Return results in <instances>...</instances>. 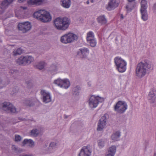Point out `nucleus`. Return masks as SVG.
<instances>
[{"instance_id":"nucleus-47","label":"nucleus","mask_w":156,"mask_h":156,"mask_svg":"<svg viewBox=\"0 0 156 156\" xmlns=\"http://www.w3.org/2000/svg\"><path fill=\"white\" fill-rule=\"evenodd\" d=\"M5 33L6 34H7V32H8V31H7V30H5Z\"/></svg>"},{"instance_id":"nucleus-17","label":"nucleus","mask_w":156,"mask_h":156,"mask_svg":"<svg viewBox=\"0 0 156 156\" xmlns=\"http://www.w3.org/2000/svg\"><path fill=\"white\" fill-rule=\"evenodd\" d=\"M147 98L149 101L151 103H156L154 91L153 90H150L148 94Z\"/></svg>"},{"instance_id":"nucleus-10","label":"nucleus","mask_w":156,"mask_h":156,"mask_svg":"<svg viewBox=\"0 0 156 156\" xmlns=\"http://www.w3.org/2000/svg\"><path fill=\"white\" fill-rule=\"evenodd\" d=\"M107 116L108 115L105 114L101 117L98 124L97 130L98 131H101L106 127Z\"/></svg>"},{"instance_id":"nucleus-15","label":"nucleus","mask_w":156,"mask_h":156,"mask_svg":"<svg viewBox=\"0 0 156 156\" xmlns=\"http://www.w3.org/2000/svg\"><path fill=\"white\" fill-rule=\"evenodd\" d=\"M27 9L26 6H21L20 7V9H16L15 11L16 16L19 18H24L26 17V15L24 12L21 10H26Z\"/></svg>"},{"instance_id":"nucleus-19","label":"nucleus","mask_w":156,"mask_h":156,"mask_svg":"<svg viewBox=\"0 0 156 156\" xmlns=\"http://www.w3.org/2000/svg\"><path fill=\"white\" fill-rule=\"evenodd\" d=\"M121 136V132L119 131H116L112 134L111 137V139L113 141L119 140Z\"/></svg>"},{"instance_id":"nucleus-12","label":"nucleus","mask_w":156,"mask_h":156,"mask_svg":"<svg viewBox=\"0 0 156 156\" xmlns=\"http://www.w3.org/2000/svg\"><path fill=\"white\" fill-rule=\"evenodd\" d=\"M2 109L8 112L15 113L16 112L15 108L9 102H5L2 105Z\"/></svg>"},{"instance_id":"nucleus-16","label":"nucleus","mask_w":156,"mask_h":156,"mask_svg":"<svg viewBox=\"0 0 156 156\" xmlns=\"http://www.w3.org/2000/svg\"><path fill=\"white\" fill-rule=\"evenodd\" d=\"M119 0H109L106 9L108 10H111L116 8L119 5Z\"/></svg>"},{"instance_id":"nucleus-35","label":"nucleus","mask_w":156,"mask_h":156,"mask_svg":"<svg viewBox=\"0 0 156 156\" xmlns=\"http://www.w3.org/2000/svg\"><path fill=\"white\" fill-rule=\"evenodd\" d=\"M80 87L79 86H77L74 87L73 89V94L75 95H78L80 92Z\"/></svg>"},{"instance_id":"nucleus-39","label":"nucleus","mask_w":156,"mask_h":156,"mask_svg":"<svg viewBox=\"0 0 156 156\" xmlns=\"http://www.w3.org/2000/svg\"><path fill=\"white\" fill-rule=\"evenodd\" d=\"M22 139L21 136L18 135H15V140L16 141H19Z\"/></svg>"},{"instance_id":"nucleus-36","label":"nucleus","mask_w":156,"mask_h":156,"mask_svg":"<svg viewBox=\"0 0 156 156\" xmlns=\"http://www.w3.org/2000/svg\"><path fill=\"white\" fill-rule=\"evenodd\" d=\"M45 65V63L44 62H39L37 65V67L40 69H43Z\"/></svg>"},{"instance_id":"nucleus-44","label":"nucleus","mask_w":156,"mask_h":156,"mask_svg":"<svg viewBox=\"0 0 156 156\" xmlns=\"http://www.w3.org/2000/svg\"><path fill=\"white\" fill-rule=\"evenodd\" d=\"M26 0H18V2L19 3H22L26 1Z\"/></svg>"},{"instance_id":"nucleus-38","label":"nucleus","mask_w":156,"mask_h":156,"mask_svg":"<svg viewBox=\"0 0 156 156\" xmlns=\"http://www.w3.org/2000/svg\"><path fill=\"white\" fill-rule=\"evenodd\" d=\"M133 8V5L131 3H129L126 6V9L128 11H130Z\"/></svg>"},{"instance_id":"nucleus-41","label":"nucleus","mask_w":156,"mask_h":156,"mask_svg":"<svg viewBox=\"0 0 156 156\" xmlns=\"http://www.w3.org/2000/svg\"><path fill=\"white\" fill-rule=\"evenodd\" d=\"M12 149L13 150H14L16 152H17V148L15 146L13 145L12 146Z\"/></svg>"},{"instance_id":"nucleus-30","label":"nucleus","mask_w":156,"mask_h":156,"mask_svg":"<svg viewBox=\"0 0 156 156\" xmlns=\"http://www.w3.org/2000/svg\"><path fill=\"white\" fill-rule=\"evenodd\" d=\"M16 62L19 64L25 65L26 63L25 56H21L19 58L17 59Z\"/></svg>"},{"instance_id":"nucleus-11","label":"nucleus","mask_w":156,"mask_h":156,"mask_svg":"<svg viewBox=\"0 0 156 156\" xmlns=\"http://www.w3.org/2000/svg\"><path fill=\"white\" fill-rule=\"evenodd\" d=\"M19 29L23 32H26L31 28V25L30 22L27 21L19 23L18 26Z\"/></svg>"},{"instance_id":"nucleus-49","label":"nucleus","mask_w":156,"mask_h":156,"mask_svg":"<svg viewBox=\"0 0 156 156\" xmlns=\"http://www.w3.org/2000/svg\"><path fill=\"white\" fill-rule=\"evenodd\" d=\"M1 19H3V18H1Z\"/></svg>"},{"instance_id":"nucleus-4","label":"nucleus","mask_w":156,"mask_h":156,"mask_svg":"<svg viewBox=\"0 0 156 156\" xmlns=\"http://www.w3.org/2000/svg\"><path fill=\"white\" fill-rule=\"evenodd\" d=\"M114 62L116 69L119 73L125 72L126 69L127 62L124 59L119 56L114 58Z\"/></svg>"},{"instance_id":"nucleus-22","label":"nucleus","mask_w":156,"mask_h":156,"mask_svg":"<svg viewBox=\"0 0 156 156\" xmlns=\"http://www.w3.org/2000/svg\"><path fill=\"white\" fill-rule=\"evenodd\" d=\"M147 0H141L140 11L147 10Z\"/></svg>"},{"instance_id":"nucleus-2","label":"nucleus","mask_w":156,"mask_h":156,"mask_svg":"<svg viewBox=\"0 0 156 156\" xmlns=\"http://www.w3.org/2000/svg\"><path fill=\"white\" fill-rule=\"evenodd\" d=\"M70 20L67 17H58L54 21L55 27L59 30H65L69 27Z\"/></svg>"},{"instance_id":"nucleus-28","label":"nucleus","mask_w":156,"mask_h":156,"mask_svg":"<svg viewBox=\"0 0 156 156\" xmlns=\"http://www.w3.org/2000/svg\"><path fill=\"white\" fill-rule=\"evenodd\" d=\"M105 140V139H101L97 140V145L98 147L101 149L104 147Z\"/></svg>"},{"instance_id":"nucleus-25","label":"nucleus","mask_w":156,"mask_h":156,"mask_svg":"<svg viewBox=\"0 0 156 156\" xmlns=\"http://www.w3.org/2000/svg\"><path fill=\"white\" fill-rule=\"evenodd\" d=\"M97 20L99 23L102 24H105L107 22L106 19L103 15L99 16L97 18Z\"/></svg>"},{"instance_id":"nucleus-33","label":"nucleus","mask_w":156,"mask_h":156,"mask_svg":"<svg viewBox=\"0 0 156 156\" xmlns=\"http://www.w3.org/2000/svg\"><path fill=\"white\" fill-rule=\"evenodd\" d=\"M87 42L89 44L90 46L92 47H95L97 44V42L95 38L90 40L87 41Z\"/></svg>"},{"instance_id":"nucleus-23","label":"nucleus","mask_w":156,"mask_h":156,"mask_svg":"<svg viewBox=\"0 0 156 156\" xmlns=\"http://www.w3.org/2000/svg\"><path fill=\"white\" fill-rule=\"evenodd\" d=\"M142 19L144 21H147L148 19L147 10L140 11Z\"/></svg>"},{"instance_id":"nucleus-8","label":"nucleus","mask_w":156,"mask_h":156,"mask_svg":"<svg viewBox=\"0 0 156 156\" xmlns=\"http://www.w3.org/2000/svg\"><path fill=\"white\" fill-rule=\"evenodd\" d=\"M53 83L61 88L67 89L70 86V83L69 80L67 78L61 79L60 78L55 80Z\"/></svg>"},{"instance_id":"nucleus-43","label":"nucleus","mask_w":156,"mask_h":156,"mask_svg":"<svg viewBox=\"0 0 156 156\" xmlns=\"http://www.w3.org/2000/svg\"><path fill=\"white\" fill-rule=\"evenodd\" d=\"M87 84L88 86L90 87L92 85V83L91 81H89L87 83Z\"/></svg>"},{"instance_id":"nucleus-9","label":"nucleus","mask_w":156,"mask_h":156,"mask_svg":"<svg viewBox=\"0 0 156 156\" xmlns=\"http://www.w3.org/2000/svg\"><path fill=\"white\" fill-rule=\"evenodd\" d=\"M92 150L89 145L83 147L78 153L77 156H91Z\"/></svg>"},{"instance_id":"nucleus-29","label":"nucleus","mask_w":156,"mask_h":156,"mask_svg":"<svg viewBox=\"0 0 156 156\" xmlns=\"http://www.w3.org/2000/svg\"><path fill=\"white\" fill-rule=\"evenodd\" d=\"M39 133V130L36 128H34L31 131L30 135L32 136L36 137L38 136Z\"/></svg>"},{"instance_id":"nucleus-27","label":"nucleus","mask_w":156,"mask_h":156,"mask_svg":"<svg viewBox=\"0 0 156 156\" xmlns=\"http://www.w3.org/2000/svg\"><path fill=\"white\" fill-rule=\"evenodd\" d=\"M58 142L57 140H54L50 143L49 144L50 149H51V151L52 150L56 148L58 144Z\"/></svg>"},{"instance_id":"nucleus-48","label":"nucleus","mask_w":156,"mask_h":156,"mask_svg":"<svg viewBox=\"0 0 156 156\" xmlns=\"http://www.w3.org/2000/svg\"><path fill=\"white\" fill-rule=\"evenodd\" d=\"M154 156H156V153L154 154Z\"/></svg>"},{"instance_id":"nucleus-6","label":"nucleus","mask_w":156,"mask_h":156,"mask_svg":"<svg viewBox=\"0 0 156 156\" xmlns=\"http://www.w3.org/2000/svg\"><path fill=\"white\" fill-rule=\"evenodd\" d=\"M104 98L99 95H93L90 98L88 101L89 107L91 108H95L97 107L99 103H101L104 101Z\"/></svg>"},{"instance_id":"nucleus-26","label":"nucleus","mask_w":156,"mask_h":156,"mask_svg":"<svg viewBox=\"0 0 156 156\" xmlns=\"http://www.w3.org/2000/svg\"><path fill=\"white\" fill-rule=\"evenodd\" d=\"M116 151V146L115 145H112L108 148L107 152L115 155Z\"/></svg>"},{"instance_id":"nucleus-18","label":"nucleus","mask_w":156,"mask_h":156,"mask_svg":"<svg viewBox=\"0 0 156 156\" xmlns=\"http://www.w3.org/2000/svg\"><path fill=\"white\" fill-rule=\"evenodd\" d=\"M44 0H28L27 4L29 5H39L42 4Z\"/></svg>"},{"instance_id":"nucleus-21","label":"nucleus","mask_w":156,"mask_h":156,"mask_svg":"<svg viewBox=\"0 0 156 156\" xmlns=\"http://www.w3.org/2000/svg\"><path fill=\"white\" fill-rule=\"evenodd\" d=\"M61 5L63 7L66 8H69L71 5L70 0H61Z\"/></svg>"},{"instance_id":"nucleus-42","label":"nucleus","mask_w":156,"mask_h":156,"mask_svg":"<svg viewBox=\"0 0 156 156\" xmlns=\"http://www.w3.org/2000/svg\"><path fill=\"white\" fill-rule=\"evenodd\" d=\"M153 9L155 11H156V3L154 4L153 6Z\"/></svg>"},{"instance_id":"nucleus-45","label":"nucleus","mask_w":156,"mask_h":156,"mask_svg":"<svg viewBox=\"0 0 156 156\" xmlns=\"http://www.w3.org/2000/svg\"><path fill=\"white\" fill-rule=\"evenodd\" d=\"M33 156L32 155H30V154H27L25 155H23L22 156Z\"/></svg>"},{"instance_id":"nucleus-14","label":"nucleus","mask_w":156,"mask_h":156,"mask_svg":"<svg viewBox=\"0 0 156 156\" xmlns=\"http://www.w3.org/2000/svg\"><path fill=\"white\" fill-rule=\"evenodd\" d=\"M89 53V50L86 48H80L77 51V55L81 58H86Z\"/></svg>"},{"instance_id":"nucleus-13","label":"nucleus","mask_w":156,"mask_h":156,"mask_svg":"<svg viewBox=\"0 0 156 156\" xmlns=\"http://www.w3.org/2000/svg\"><path fill=\"white\" fill-rule=\"evenodd\" d=\"M41 93L42 96V100L43 102L47 103L51 101V96L50 93L49 92L45 90H42Z\"/></svg>"},{"instance_id":"nucleus-50","label":"nucleus","mask_w":156,"mask_h":156,"mask_svg":"<svg viewBox=\"0 0 156 156\" xmlns=\"http://www.w3.org/2000/svg\"><path fill=\"white\" fill-rule=\"evenodd\" d=\"M0 14H1V13H1V12H0Z\"/></svg>"},{"instance_id":"nucleus-3","label":"nucleus","mask_w":156,"mask_h":156,"mask_svg":"<svg viewBox=\"0 0 156 156\" xmlns=\"http://www.w3.org/2000/svg\"><path fill=\"white\" fill-rule=\"evenodd\" d=\"M34 17L41 22L46 23L50 21L52 17L50 14L44 9L37 10L33 14Z\"/></svg>"},{"instance_id":"nucleus-34","label":"nucleus","mask_w":156,"mask_h":156,"mask_svg":"<svg viewBox=\"0 0 156 156\" xmlns=\"http://www.w3.org/2000/svg\"><path fill=\"white\" fill-rule=\"evenodd\" d=\"M58 67L55 66H53L51 67L50 70L51 73L53 74H55L58 73Z\"/></svg>"},{"instance_id":"nucleus-40","label":"nucleus","mask_w":156,"mask_h":156,"mask_svg":"<svg viewBox=\"0 0 156 156\" xmlns=\"http://www.w3.org/2000/svg\"><path fill=\"white\" fill-rule=\"evenodd\" d=\"M115 155L107 152H106L105 154V156H114Z\"/></svg>"},{"instance_id":"nucleus-46","label":"nucleus","mask_w":156,"mask_h":156,"mask_svg":"<svg viewBox=\"0 0 156 156\" xmlns=\"http://www.w3.org/2000/svg\"><path fill=\"white\" fill-rule=\"evenodd\" d=\"M86 4L87 5L89 4V0H87V1L86 2Z\"/></svg>"},{"instance_id":"nucleus-31","label":"nucleus","mask_w":156,"mask_h":156,"mask_svg":"<svg viewBox=\"0 0 156 156\" xmlns=\"http://www.w3.org/2000/svg\"><path fill=\"white\" fill-rule=\"evenodd\" d=\"M23 145L27 144L30 146H32L34 145V143L32 140L25 139L23 141Z\"/></svg>"},{"instance_id":"nucleus-32","label":"nucleus","mask_w":156,"mask_h":156,"mask_svg":"<svg viewBox=\"0 0 156 156\" xmlns=\"http://www.w3.org/2000/svg\"><path fill=\"white\" fill-rule=\"evenodd\" d=\"M25 59L26 64H30L34 61V58L30 55L25 56Z\"/></svg>"},{"instance_id":"nucleus-37","label":"nucleus","mask_w":156,"mask_h":156,"mask_svg":"<svg viewBox=\"0 0 156 156\" xmlns=\"http://www.w3.org/2000/svg\"><path fill=\"white\" fill-rule=\"evenodd\" d=\"M22 50L19 48L17 49L16 50H14L13 52V55H16L21 54L22 52Z\"/></svg>"},{"instance_id":"nucleus-1","label":"nucleus","mask_w":156,"mask_h":156,"mask_svg":"<svg viewBox=\"0 0 156 156\" xmlns=\"http://www.w3.org/2000/svg\"><path fill=\"white\" fill-rule=\"evenodd\" d=\"M151 67V62L147 60H145L140 62L137 65L136 69V76L140 78L143 77Z\"/></svg>"},{"instance_id":"nucleus-5","label":"nucleus","mask_w":156,"mask_h":156,"mask_svg":"<svg viewBox=\"0 0 156 156\" xmlns=\"http://www.w3.org/2000/svg\"><path fill=\"white\" fill-rule=\"evenodd\" d=\"M78 38L77 35L72 32H69L62 36L60 41L62 43L67 44L72 43L76 41Z\"/></svg>"},{"instance_id":"nucleus-7","label":"nucleus","mask_w":156,"mask_h":156,"mask_svg":"<svg viewBox=\"0 0 156 156\" xmlns=\"http://www.w3.org/2000/svg\"><path fill=\"white\" fill-rule=\"evenodd\" d=\"M128 108L127 103L124 101H120L117 102L114 106V109L116 112L122 114L125 112Z\"/></svg>"},{"instance_id":"nucleus-24","label":"nucleus","mask_w":156,"mask_h":156,"mask_svg":"<svg viewBox=\"0 0 156 156\" xmlns=\"http://www.w3.org/2000/svg\"><path fill=\"white\" fill-rule=\"evenodd\" d=\"M95 38L94 33L92 31H90L87 33L86 37L87 41Z\"/></svg>"},{"instance_id":"nucleus-20","label":"nucleus","mask_w":156,"mask_h":156,"mask_svg":"<svg viewBox=\"0 0 156 156\" xmlns=\"http://www.w3.org/2000/svg\"><path fill=\"white\" fill-rule=\"evenodd\" d=\"M15 0H5L3 1L1 5V9L4 10L6 9L9 5Z\"/></svg>"}]
</instances>
